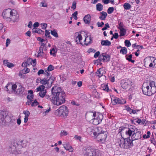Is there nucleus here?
I'll return each mask as SVG.
<instances>
[{
  "label": "nucleus",
  "mask_w": 156,
  "mask_h": 156,
  "mask_svg": "<svg viewBox=\"0 0 156 156\" xmlns=\"http://www.w3.org/2000/svg\"><path fill=\"white\" fill-rule=\"evenodd\" d=\"M43 48L44 47H40L37 55L38 57H41L43 56L44 54L45 53V52L43 51Z\"/></svg>",
  "instance_id": "nucleus-23"
},
{
  "label": "nucleus",
  "mask_w": 156,
  "mask_h": 156,
  "mask_svg": "<svg viewBox=\"0 0 156 156\" xmlns=\"http://www.w3.org/2000/svg\"><path fill=\"white\" fill-rule=\"evenodd\" d=\"M10 43V39L8 38L6 40V47H8Z\"/></svg>",
  "instance_id": "nucleus-60"
},
{
  "label": "nucleus",
  "mask_w": 156,
  "mask_h": 156,
  "mask_svg": "<svg viewBox=\"0 0 156 156\" xmlns=\"http://www.w3.org/2000/svg\"><path fill=\"white\" fill-rule=\"evenodd\" d=\"M114 11V8L113 7H109L107 10V12L108 14H110L112 13Z\"/></svg>",
  "instance_id": "nucleus-46"
},
{
  "label": "nucleus",
  "mask_w": 156,
  "mask_h": 156,
  "mask_svg": "<svg viewBox=\"0 0 156 156\" xmlns=\"http://www.w3.org/2000/svg\"><path fill=\"white\" fill-rule=\"evenodd\" d=\"M96 150L90 149H86V154L87 156H94Z\"/></svg>",
  "instance_id": "nucleus-17"
},
{
  "label": "nucleus",
  "mask_w": 156,
  "mask_h": 156,
  "mask_svg": "<svg viewBox=\"0 0 156 156\" xmlns=\"http://www.w3.org/2000/svg\"><path fill=\"white\" fill-rule=\"evenodd\" d=\"M30 65L29 62H27V61L26 62H23L22 65V66L23 67H26L27 66V65Z\"/></svg>",
  "instance_id": "nucleus-57"
},
{
  "label": "nucleus",
  "mask_w": 156,
  "mask_h": 156,
  "mask_svg": "<svg viewBox=\"0 0 156 156\" xmlns=\"http://www.w3.org/2000/svg\"><path fill=\"white\" fill-rule=\"evenodd\" d=\"M9 114V112L7 111H3L1 112L0 115V123H2L4 122L5 119L8 118Z\"/></svg>",
  "instance_id": "nucleus-13"
},
{
  "label": "nucleus",
  "mask_w": 156,
  "mask_h": 156,
  "mask_svg": "<svg viewBox=\"0 0 156 156\" xmlns=\"http://www.w3.org/2000/svg\"><path fill=\"white\" fill-rule=\"evenodd\" d=\"M136 122L141 125L145 126L147 124L146 120L144 119H139L136 121Z\"/></svg>",
  "instance_id": "nucleus-18"
},
{
  "label": "nucleus",
  "mask_w": 156,
  "mask_h": 156,
  "mask_svg": "<svg viewBox=\"0 0 156 156\" xmlns=\"http://www.w3.org/2000/svg\"><path fill=\"white\" fill-rule=\"evenodd\" d=\"M106 73L105 69L104 68H100L96 72V75L99 78L101 77Z\"/></svg>",
  "instance_id": "nucleus-15"
},
{
  "label": "nucleus",
  "mask_w": 156,
  "mask_h": 156,
  "mask_svg": "<svg viewBox=\"0 0 156 156\" xmlns=\"http://www.w3.org/2000/svg\"><path fill=\"white\" fill-rule=\"evenodd\" d=\"M27 62H29L30 64L32 65L33 66H35L36 65V59L33 60L31 58H29L27 59Z\"/></svg>",
  "instance_id": "nucleus-29"
},
{
  "label": "nucleus",
  "mask_w": 156,
  "mask_h": 156,
  "mask_svg": "<svg viewBox=\"0 0 156 156\" xmlns=\"http://www.w3.org/2000/svg\"><path fill=\"white\" fill-rule=\"evenodd\" d=\"M5 31V29L4 28L3 25L2 24L0 23V32L4 33Z\"/></svg>",
  "instance_id": "nucleus-45"
},
{
  "label": "nucleus",
  "mask_w": 156,
  "mask_h": 156,
  "mask_svg": "<svg viewBox=\"0 0 156 156\" xmlns=\"http://www.w3.org/2000/svg\"><path fill=\"white\" fill-rule=\"evenodd\" d=\"M101 88L102 90L107 92H108L110 90L108 86L104 84L102 85Z\"/></svg>",
  "instance_id": "nucleus-36"
},
{
  "label": "nucleus",
  "mask_w": 156,
  "mask_h": 156,
  "mask_svg": "<svg viewBox=\"0 0 156 156\" xmlns=\"http://www.w3.org/2000/svg\"><path fill=\"white\" fill-rule=\"evenodd\" d=\"M118 100V98L116 97H112L111 98L112 102L113 105L117 104Z\"/></svg>",
  "instance_id": "nucleus-28"
},
{
  "label": "nucleus",
  "mask_w": 156,
  "mask_h": 156,
  "mask_svg": "<svg viewBox=\"0 0 156 156\" xmlns=\"http://www.w3.org/2000/svg\"><path fill=\"white\" fill-rule=\"evenodd\" d=\"M21 71L23 73L26 74L29 73L30 71V70L28 68H27L25 70L24 69H23Z\"/></svg>",
  "instance_id": "nucleus-55"
},
{
  "label": "nucleus",
  "mask_w": 156,
  "mask_h": 156,
  "mask_svg": "<svg viewBox=\"0 0 156 156\" xmlns=\"http://www.w3.org/2000/svg\"><path fill=\"white\" fill-rule=\"evenodd\" d=\"M60 134L61 136H66L68 134V133L65 130H62L61 131Z\"/></svg>",
  "instance_id": "nucleus-50"
},
{
  "label": "nucleus",
  "mask_w": 156,
  "mask_h": 156,
  "mask_svg": "<svg viewBox=\"0 0 156 156\" xmlns=\"http://www.w3.org/2000/svg\"><path fill=\"white\" fill-rule=\"evenodd\" d=\"M64 147L67 150L71 152H73V149L71 146L67 144H64Z\"/></svg>",
  "instance_id": "nucleus-27"
},
{
  "label": "nucleus",
  "mask_w": 156,
  "mask_h": 156,
  "mask_svg": "<svg viewBox=\"0 0 156 156\" xmlns=\"http://www.w3.org/2000/svg\"><path fill=\"white\" fill-rule=\"evenodd\" d=\"M119 130L121 134L125 133L129 137L131 136L132 140L140 139L141 137V134L140 131L132 126H130L129 128L120 127Z\"/></svg>",
  "instance_id": "nucleus-2"
},
{
  "label": "nucleus",
  "mask_w": 156,
  "mask_h": 156,
  "mask_svg": "<svg viewBox=\"0 0 156 156\" xmlns=\"http://www.w3.org/2000/svg\"><path fill=\"white\" fill-rule=\"evenodd\" d=\"M87 115L89 119L91 120H93L94 118L96 117L97 114L95 112H90L87 113Z\"/></svg>",
  "instance_id": "nucleus-16"
},
{
  "label": "nucleus",
  "mask_w": 156,
  "mask_h": 156,
  "mask_svg": "<svg viewBox=\"0 0 156 156\" xmlns=\"http://www.w3.org/2000/svg\"><path fill=\"white\" fill-rule=\"evenodd\" d=\"M16 148V152L20 151V149L21 148V146L20 145L16 143H14Z\"/></svg>",
  "instance_id": "nucleus-43"
},
{
  "label": "nucleus",
  "mask_w": 156,
  "mask_h": 156,
  "mask_svg": "<svg viewBox=\"0 0 156 156\" xmlns=\"http://www.w3.org/2000/svg\"><path fill=\"white\" fill-rule=\"evenodd\" d=\"M25 115V117H28L30 115V112L28 111H24L23 113Z\"/></svg>",
  "instance_id": "nucleus-48"
},
{
  "label": "nucleus",
  "mask_w": 156,
  "mask_h": 156,
  "mask_svg": "<svg viewBox=\"0 0 156 156\" xmlns=\"http://www.w3.org/2000/svg\"><path fill=\"white\" fill-rule=\"evenodd\" d=\"M101 44L102 46H110L111 44V42L108 40H102L101 42Z\"/></svg>",
  "instance_id": "nucleus-20"
},
{
  "label": "nucleus",
  "mask_w": 156,
  "mask_h": 156,
  "mask_svg": "<svg viewBox=\"0 0 156 156\" xmlns=\"http://www.w3.org/2000/svg\"><path fill=\"white\" fill-rule=\"evenodd\" d=\"M68 111L67 108L65 105L61 106L55 112V115H56L61 116L62 118H66L68 116Z\"/></svg>",
  "instance_id": "nucleus-5"
},
{
  "label": "nucleus",
  "mask_w": 156,
  "mask_h": 156,
  "mask_svg": "<svg viewBox=\"0 0 156 156\" xmlns=\"http://www.w3.org/2000/svg\"><path fill=\"white\" fill-rule=\"evenodd\" d=\"M51 34L53 35L54 37H58V34L55 30H51Z\"/></svg>",
  "instance_id": "nucleus-41"
},
{
  "label": "nucleus",
  "mask_w": 156,
  "mask_h": 156,
  "mask_svg": "<svg viewBox=\"0 0 156 156\" xmlns=\"http://www.w3.org/2000/svg\"><path fill=\"white\" fill-rule=\"evenodd\" d=\"M96 7V9L98 11H101L103 9V6L100 3L97 4Z\"/></svg>",
  "instance_id": "nucleus-30"
},
{
  "label": "nucleus",
  "mask_w": 156,
  "mask_h": 156,
  "mask_svg": "<svg viewBox=\"0 0 156 156\" xmlns=\"http://www.w3.org/2000/svg\"><path fill=\"white\" fill-rule=\"evenodd\" d=\"M12 11L10 9H8L5 10L3 11L2 15L4 19L8 21L10 20V18L12 13H13Z\"/></svg>",
  "instance_id": "nucleus-8"
},
{
  "label": "nucleus",
  "mask_w": 156,
  "mask_h": 156,
  "mask_svg": "<svg viewBox=\"0 0 156 156\" xmlns=\"http://www.w3.org/2000/svg\"><path fill=\"white\" fill-rule=\"evenodd\" d=\"M9 151L11 153L16 152V148L14 143H13L10 145L9 148Z\"/></svg>",
  "instance_id": "nucleus-22"
},
{
  "label": "nucleus",
  "mask_w": 156,
  "mask_h": 156,
  "mask_svg": "<svg viewBox=\"0 0 156 156\" xmlns=\"http://www.w3.org/2000/svg\"><path fill=\"white\" fill-rule=\"evenodd\" d=\"M97 24L98 27H101L103 26V25H104V23L103 22H102L101 23L100 22H97Z\"/></svg>",
  "instance_id": "nucleus-58"
},
{
  "label": "nucleus",
  "mask_w": 156,
  "mask_h": 156,
  "mask_svg": "<svg viewBox=\"0 0 156 156\" xmlns=\"http://www.w3.org/2000/svg\"><path fill=\"white\" fill-rule=\"evenodd\" d=\"M120 30V36H123L125 35V33L126 32V30L124 28Z\"/></svg>",
  "instance_id": "nucleus-40"
},
{
  "label": "nucleus",
  "mask_w": 156,
  "mask_h": 156,
  "mask_svg": "<svg viewBox=\"0 0 156 156\" xmlns=\"http://www.w3.org/2000/svg\"><path fill=\"white\" fill-rule=\"evenodd\" d=\"M41 26L42 29H46L47 26V24L46 23H43L41 24Z\"/></svg>",
  "instance_id": "nucleus-53"
},
{
  "label": "nucleus",
  "mask_w": 156,
  "mask_h": 156,
  "mask_svg": "<svg viewBox=\"0 0 156 156\" xmlns=\"http://www.w3.org/2000/svg\"><path fill=\"white\" fill-rule=\"evenodd\" d=\"M90 16L89 14L86 15L83 18L84 22L87 24H89L90 21Z\"/></svg>",
  "instance_id": "nucleus-19"
},
{
  "label": "nucleus",
  "mask_w": 156,
  "mask_h": 156,
  "mask_svg": "<svg viewBox=\"0 0 156 156\" xmlns=\"http://www.w3.org/2000/svg\"><path fill=\"white\" fill-rule=\"evenodd\" d=\"M44 73V71L42 69H41L39 70L37 73V74L38 75H40V74H43Z\"/></svg>",
  "instance_id": "nucleus-62"
},
{
  "label": "nucleus",
  "mask_w": 156,
  "mask_h": 156,
  "mask_svg": "<svg viewBox=\"0 0 156 156\" xmlns=\"http://www.w3.org/2000/svg\"><path fill=\"white\" fill-rule=\"evenodd\" d=\"M104 53H102L100 55L99 58V60L100 61H103V62H104Z\"/></svg>",
  "instance_id": "nucleus-56"
},
{
  "label": "nucleus",
  "mask_w": 156,
  "mask_h": 156,
  "mask_svg": "<svg viewBox=\"0 0 156 156\" xmlns=\"http://www.w3.org/2000/svg\"><path fill=\"white\" fill-rule=\"evenodd\" d=\"M126 109L127 110L128 112H129V113H130V112H131V111L132 109L129 106H124Z\"/></svg>",
  "instance_id": "nucleus-59"
},
{
  "label": "nucleus",
  "mask_w": 156,
  "mask_h": 156,
  "mask_svg": "<svg viewBox=\"0 0 156 156\" xmlns=\"http://www.w3.org/2000/svg\"><path fill=\"white\" fill-rule=\"evenodd\" d=\"M16 88V83L13 84L12 83H8L5 87V89L9 93H14Z\"/></svg>",
  "instance_id": "nucleus-7"
},
{
  "label": "nucleus",
  "mask_w": 156,
  "mask_h": 156,
  "mask_svg": "<svg viewBox=\"0 0 156 156\" xmlns=\"http://www.w3.org/2000/svg\"><path fill=\"white\" fill-rule=\"evenodd\" d=\"M123 82L122 85V87L126 90H129L132 85V82L128 80H126L124 82L123 81Z\"/></svg>",
  "instance_id": "nucleus-11"
},
{
  "label": "nucleus",
  "mask_w": 156,
  "mask_h": 156,
  "mask_svg": "<svg viewBox=\"0 0 156 156\" xmlns=\"http://www.w3.org/2000/svg\"><path fill=\"white\" fill-rule=\"evenodd\" d=\"M45 86L43 85L40 86L35 90L36 92L39 91V95L41 98L44 97L46 93V91L44 89Z\"/></svg>",
  "instance_id": "nucleus-9"
},
{
  "label": "nucleus",
  "mask_w": 156,
  "mask_h": 156,
  "mask_svg": "<svg viewBox=\"0 0 156 156\" xmlns=\"http://www.w3.org/2000/svg\"><path fill=\"white\" fill-rule=\"evenodd\" d=\"M77 12L76 11L72 15V16L74 17V18L76 20L77 19Z\"/></svg>",
  "instance_id": "nucleus-54"
},
{
  "label": "nucleus",
  "mask_w": 156,
  "mask_h": 156,
  "mask_svg": "<svg viewBox=\"0 0 156 156\" xmlns=\"http://www.w3.org/2000/svg\"><path fill=\"white\" fill-rule=\"evenodd\" d=\"M76 2H73L72 4V6L71 8L73 9H75L76 8Z\"/></svg>",
  "instance_id": "nucleus-63"
},
{
  "label": "nucleus",
  "mask_w": 156,
  "mask_h": 156,
  "mask_svg": "<svg viewBox=\"0 0 156 156\" xmlns=\"http://www.w3.org/2000/svg\"><path fill=\"white\" fill-rule=\"evenodd\" d=\"M38 104V102L36 100H35L34 102H32L31 106L32 107L35 106L37 105Z\"/></svg>",
  "instance_id": "nucleus-47"
},
{
  "label": "nucleus",
  "mask_w": 156,
  "mask_h": 156,
  "mask_svg": "<svg viewBox=\"0 0 156 156\" xmlns=\"http://www.w3.org/2000/svg\"><path fill=\"white\" fill-rule=\"evenodd\" d=\"M16 88L14 92L15 93L17 94H23L24 91V88L19 83H16Z\"/></svg>",
  "instance_id": "nucleus-12"
},
{
  "label": "nucleus",
  "mask_w": 156,
  "mask_h": 156,
  "mask_svg": "<svg viewBox=\"0 0 156 156\" xmlns=\"http://www.w3.org/2000/svg\"><path fill=\"white\" fill-rule=\"evenodd\" d=\"M45 36L46 37L50 38H51V37L50 35V32L47 30H46L45 31Z\"/></svg>",
  "instance_id": "nucleus-51"
},
{
  "label": "nucleus",
  "mask_w": 156,
  "mask_h": 156,
  "mask_svg": "<svg viewBox=\"0 0 156 156\" xmlns=\"http://www.w3.org/2000/svg\"><path fill=\"white\" fill-rule=\"evenodd\" d=\"M107 132H106L103 133H97L96 132H94V135L96 136V138L98 142L103 144L105 142L107 137Z\"/></svg>",
  "instance_id": "nucleus-6"
},
{
  "label": "nucleus",
  "mask_w": 156,
  "mask_h": 156,
  "mask_svg": "<svg viewBox=\"0 0 156 156\" xmlns=\"http://www.w3.org/2000/svg\"><path fill=\"white\" fill-rule=\"evenodd\" d=\"M51 94L52 97L49 99L54 105L59 106L65 102V94L61 88L54 86L51 89Z\"/></svg>",
  "instance_id": "nucleus-1"
},
{
  "label": "nucleus",
  "mask_w": 156,
  "mask_h": 156,
  "mask_svg": "<svg viewBox=\"0 0 156 156\" xmlns=\"http://www.w3.org/2000/svg\"><path fill=\"white\" fill-rule=\"evenodd\" d=\"M100 54V52L99 51L96 52L94 55V57L95 58H96L98 57Z\"/></svg>",
  "instance_id": "nucleus-61"
},
{
  "label": "nucleus",
  "mask_w": 156,
  "mask_h": 156,
  "mask_svg": "<svg viewBox=\"0 0 156 156\" xmlns=\"http://www.w3.org/2000/svg\"><path fill=\"white\" fill-rule=\"evenodd\" d=\"M19 20V16L17 14L15 13H14L13 12L12 13L10 18L9 20L8 21V22L12 21V22L14 23L17 22Z\"/></svg>",
  "instance_id": "nucleus-14"
},
{
  "label": "nucleus",
  "mask_w": 156,
  "mask_h": 156,
  "mask_svg": "<svg viewBox=\"0 0 156 156\" xmlns=\"http://www.w3.org/2000/svg\"><path fill=\"white\" fill-rule=\"evenodd\" d=\"M55 80V78L53 76L51 77L48 80V85L51 86Z\"/></svg>",
  "instance_id": "nucleus-32"
},
{
  "label": "nucleus",
  "mask_w": 156,
  "mask_h": 156,
  "mask_svg": "<svg viewBox=\"0 0 156 156\" xmlns=\"http://www.w3.org/2000/svg\"><path fill=\"white\" fill-rule=\"evenodd\" d=\"M90 37L87 36L86 37L84 40V44L87 45L90 43Z\"/></svg>",
  "instance_id": "nucleus-39"
},
{
  "label": "nucleus",
  "mask_w": 156,
  "mask_h": 156,
  "mask_svg": "<svg viewBox=\"0 0 156 156\" xmlns=\"http://www.w3.org/2000/svg\"><path fill=\"white\" fill-rule=\"evenodd\" d=\"M32 32L35 33L40 34L42 32V31L39 29L33 28L32 30Z\"/></svg>",
  "instance_id": "nucleus-35"
},
{
  "label": "nucleus",
  "mask_w": 156,
  "mask_h": 156,
  "mask_svg": "<svg viewBox=\"0 0 156 156\" xmlns=\"http://www.w3.org/2000/svg\"><path fill=\"white\" fill-rule=\"evenodd\" d=\"M102 115L97 114V115L95 118H94L93 120H91V122L94 125H97L99 124L102 121Z\"/></svg>",
  "instance_id": "nucleus-10"
},
{
  "label": "nucleus",
  "mask_w": 156,
  "mask_h": 156,
  "mask_svg": "<svg viewBox=\"0 0 156 156\" xmlns=\"http://www.w3.org/2000/svg\"><path fill=\"white\" fill-rule=\"evenodd\" d=\"M54 67L53 66L51 65H50L49 66H48L47 70H45V72H46V73H45L47 76H49L50 73H48V72H47V71L48 72L54 70Z\"/></svg>",
  "instance_id": "nucleus-26"
},
{
  "label": "nucleus",
  "mask_w": 156,
  "mask_h": 156,
  "mask_svg": "<svg viewBox=\"0 0 156 156\" xmlns=\"http://www.w3.org/2000/svg\"><path fill=\"white\" fill-rule=\"evenodd\" d=\"M117 104H120V105H123L126 104V101L125 99H121L118 98V100Z\"/></svg>",
  "instance_id": "nucleus-33"
},
{
  "label": "nucleus",
  "mask_w": 156,
  "mask_h": 156,
  "mask_svg": "<svg viewBox=\"0 0 156 156\" xmlns=\"http://www.w3.org/2000/svg\"><path fill=\"white\" fill-rule=\"evenodd\" d=\"M56 51L54 48H53L51 50L50 53L51 55H52L54 56L56 55Z\"/></svg>",
  "instance_id": "nucleus-44"
},
{
  "label": "nucleus",
  "mask_w": 156,
  "mask_h": 156,
  "mask_svg": "<svg viewBox=\"0 0 156 156\" xmlns=\"http://www.w3.org/2000/svg\"><path fill=\"white\" fill-rule=\"evenodd\" d=\"M133 140L129 138H126L121 137L117 140V144L121 148L125 149H128L131 147L133 146Z\"/></svg>",
  "instance_id": "nucleus-4"
},
{
  "label": "nucleus",
  "mask_w": 156,
  "mask_h": 156,
  "mask_svg": "<svg viewBox=\"0 0 156 156\" xmlns=\"http://www.w3.org/2000/svg\"><path fill=\"white\" fill-rule=\"evenodd\" d=\"M125 43L126 46L127 47H129L131 46V44L130 41L128 40H126L125 41Z\"/></svg>",
  "instance_id": "nucleus-49"
},
{
  "label": "nucleus",
  "mask_w": 156,
  "mask_h": 156,
  "mask_svg": "<svg viewBox=\"0 0 156 156\" xmlns=\"http://www.w3.org/2000/svg\"><path fill=\"white\" fill-rule=\"evenodd\" d=\"M126 59L129 62L132 63H134L135 62L134 60H133L131 59L132 58V55L131 54L129 55H126Z\"/></svg>",
  "instance_id": "nucleus-31"
},
{
  "label": "nucleus",
  "mask_w": 156,
  "mask_h": 156,
  "mask_svg": "<svg viewBox=\"0 0 156 156\" xmlns=\"http://www.w3.org/2000/svg\"><path fill=\"white\" fill-rule=\"evenodd\" d=\"M82 39V36L80 34H79L76 38V41L77 44H82V43L81 41Z\"/></svg>",
  "instance_id": "nucleus-24"
},
{
  "label": "nucleus",
  "mask_w": 156,
  "mask_h": 156,
  "mask_svg": "<svg viewBox=\"0 0 156 156\" xmlns=\"http://www.w3.org/2000/svg\"><path fill=\"white\" fill-rule=\"evenodd\" d=\"M41 84L43 85H48V80L46 79V78H44L42 80H41Z\"/></svg>",
  "instance_id": "nucleus-42"
},
{
  "label": "nucleus",
  "mask_w": 156,
  "mask_h": 156,
  "mask_svg": "<svg viewBox=\"0 0 156 156\" xmlns=\"http://www.w3.org/2000/svg\"><path fill=\"white\" fill-rule=\"evenodd\" d=\"M40 6L43 7H46L47 6V4L45 1H43L40 3Z\"/></svg>",
  "instance_id": "nucleus-52"
},
{
  "label": "nucleus",
  "mask_w": 156,
  "mask_h": 156,
  "mask_svg": "<svg viewBox=\"0 0 156 156\" xmlns=\"http://www.w3.org/2000/svg\"><path fill=\"white\" fill-rule=\"evenodd\" d=\"M142 89L143 93L144 95L151 96L156 92L155 82L153 81H149L144 83Z\"/></svg>",
  "instance_id": "nucleus-3"
},
{
  "label": "nucleus",
  "mask_w": 156,
  "mask_h": 156,
  "mask_svg": "<svg viewBox=\"0 0 156 156\" xmlns=\"http://www.w3.org/2000/svg\"><path fill=\"white\" fill-rule=\"evenodd\" d=\"M104 62H106L110 60V57L108 55L104 53Z\"/></svg>",
  "instance_id": "nucleus-34"
},
{
  "label": "nucleus",
  "mask_w": 156,
  "mask_h": 156,
  "mask_svg": "<svg viewBox=\"0 0 156 156\" xmlns=\"http://www.w3.org/2000/svg\"><path fill=\"white\" fill-rule=\"evenodd\" d=\"M127 48L125 47L122 48L120 51V53L123 55H125L127 53Z\"/></svg>",
  "instance_id": "nucleus-38"
},
{
  "label": "nucleus",
  "mask_w": 156,
  "mask_h": 156,
  "mask_svg": "<svg viewBox=\"0 0 156 156\" xmlns=\"http://www.w3.org/2000/svg\"><path fill=\"white\" fill-rule=\"evenodd\" d=\"M107 16V13L103 11L100 12V16L99 17V18L101 20H105Z\"/></svg>",
  "instance_id": "nucleus-21"
},
{
  "label": "nucleus",
  "mask_w": 156,
  "mask_h": 156,
  "mask_svg": "<svg viewBox=\"0 0 156 156\" xmlns=\"http://www.w3.org/2000/svg\"><path fill=\"white\" fill-rule=\"evenodd\" d=\"M3 64L5 66L11 68L14 66L13 64L9 62L6 60H4L3 61Z\"/></svg>",
  "instance_id": "nucleus-25"
},
{
  "label": "nucleus",
  "mask_w": 156,
  "mask_h": 156,
  "mask_svg": "<svg viewBox=\"0 0 156 156\" xmlns=\"http://www.w3.org/2000/svg\"><path fill=\"white\" fill-rule=\"evenodd\" d=\"M123 7L126 10L129 9L131 8V5L129 3H125L123 5Z\"/></svg>",
  "instance_id": "nucleus-37"
},
{
  "label": "nucleus",
  "mask_w": 156,
  "mask_h": 156,
  "mask_svg": "<svg viewBox=\"0 0 156 156\" xmlns=\"http://www.w3.org/2000/svg\"><path fill=\"white\" fill-rule=\"evenodd\" d=\"M39 25V24L38 22L35 23L33 25L34 28H35L38 27Z\"/></svg>",
  "instance_id": "nucleus-64"
}]
</instances>
